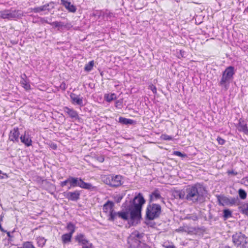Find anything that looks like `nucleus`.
I'll use <instances>...</instances> for the list:
<instances>
[{
  "mask_svg": "<svg viewBox=\"0 0 248 248\" xmlns=\"http://www.w3.org/2000/svg\"><path fill=\"white\" fill-rule=\"evenodd\" d=\"M172 194L175 199H186L193 203H202L205 201L207 191L202 185L196 183L188 186L186 189V192L183 190H176Z\"/></svg>",
  "mask_w": 248,
  "mask_h": 248,
  "instance_id": "obj_1",
  "label": "nucleus"
},
{
  "mask_svg": "<svg viewBox=\"0 0 248 248\" xmlns=\"http://www.w3.org/2000/svg\"><path fill=\"white\" fill-rule=\"evenodd\" d=\"M145 200L141 193H139L136 196L128 206V210L130 211V217L129 223L132 225H137L141 217V210Z\"/></svg>",
  "mask_w": 248,
  "mask_h": 248,
  "instance_id": "obj_2",
  "label": "nucleus"
},
{
  "mask_svg": "<svg viewBox=\"0 0 248 248\" xmlns=\"http://www.w3.org/2000/svg\"><path fill=\"white\" fill-rule=\"evenodd\" d=\"M234 74V67L233 66H230L227 67L222 73L219 85L223 87L225 90H228Z\"/></svg>",
  "mask_w": 248,
  "mask_h": 248,
  "instance_id": "obj_3",
  "label": "nucleus"
},
{
  "mask_svg": "<svg viewBox=\"0 0 248 248\" xmlns=\"http://www.w3.org/2000/svg\"><path fill=\"white\" fill-rule=\"evenodd\" d=\"M161 212V207L159 204L149 203L146 208V219L149 220L156 219L159 217Z\"/></svg>",
  "mask_w": 248,
  "mask_h": 248,
  "instance_id": "obj_4",
  "label": "nucleus"
},
{
  "mask_svg": "<svg viewBox=\"0 0 248 248\" xmlns=\"http://www.w3.org/2000/svg\"><path fill=\"white\" fill-rule=\"evenodd\" d=\"M122 178L120 175H103L101 176V180L110 187H117L122 185Z\"/></svg>",
  "mask_w": 248,
  "mask_h": 248,
  "instance_id": "obj_5",
  "label": "nucleus"
},
{
  "mask_svg": "<svg viewBox=\"0 0 248 248\" xmlns=\"http://www.w3.org/2000/svg\"><path fill=\"white\" fill-rule=\"evenodd\" d=\"M24 16L23 12L19 10L10 9L0 11V17L9 20L20 19Z\"/></svg>",
  "mask_w": 248,
  "mask_h": 248,
  "instance_id": "obj_6",
  "label": "nucleus"
},
{
  "mask_svg": "<svg viewBox=\"0 0 248 248\" xmlns=\"http://www.w3.org/2000/svg\"><path fill=\"white\" fill-rule=\"evenodd\" d=\"M232 242L237 248H248V238L241 232H236L232 236Z\"/></svg>",
  "mask_w": 248,
  "mask_h": 248,
  "instance_id": "obj_7",
  "label": "nucleus"
},
{
  "mask_svg": "<svg viewBox=\"0 0 248 248\" xmlns=\"http://www.w3.org/2000/svg\"><path fill=\"white\" fill-rule=\"evenodd\" d=\"M143 234L140 233L138 231L133 232L128 238V243L130 248H137L141 244V240L143 238Z\"/></svg>",
  "mask_w": 248,
  "mask_h": 248,
  "instance_id": "obj_8",
  "label": "nucleus"
},
{
  "mask_svg": "<svg viewBox=\"0 0 248 248\" xmlns=\"http://www.w3.org/2000/svg\"><path fill=\"white\" fill-rule=\"evenodd\" d=\"M123 206L124 207V211L115 212L111 213L110 217H109L108 219L111 221H115L117 217L121 218L124 220H128L129 216L130 217V211L128 210V206L126 202L123 204Z\"/></svg>",
  "mask_w": 248,
  "mask_h": 248,
  "instance_id": "obj_9",
  "label": "nucleus"
},
{
  "mask_svg": "<svg viewBox=\"0 0 248 248\" xmlns=\"http://www.w3.org/2000/svg\"><path fill=\"white\" fill-rule=\"evenodd\" d=\"M217 199L219 205L225 206H233L238 204L239 199L238 197L228 198L223 195L217 196Z\"/></svg>",
  "mask_w": 248,
  "mask_h": 248,
  "instance_id": "obj_10",
  "label": "nucleus"
},
{
  "mask_svg": "<svg viewBox=\"0 0 248 248\" xmlns=\"http://www.w3.org/2000/svg\"><path fill=\"white\" fill-rule=\"evenodd\" d=\"M54 8V3L50 2L45 5L31 8V10L32 12H33L35 13H38L44 11H47V12H49Z\"/></svg>",
  "mask_w": 248,
  "mask_h": 248,
  "instance_id": "obj_11",
  "label": "nucleus"
},
{
  "mask_svg": "<svg viewBox=\"0 0 248 248\" xmlns=\"http://www.w3.org/2000/svg\"><path fill=\"white\" fill-rule=\"evenodd\" d=\"M63 195L69 201H77L80 198V193L79 191L75 190L73 192H65Z\"/></svg>",
  "mask_w": 248,
  "mask_h": 248,
  "instance_id": "obj_12",
  "label": "nucleus"
},
{
  "mask_svg": "<svg viewBox=\"0 0 248 248\" xmlns=\"http://www.w3.org/2000/svg\"><path fill=\"white\" fill-rule=\"evenodd\" d=\"M114 203L110 201H108L103 205V212L106 213H108V217H110V215L111 213H114Z\"/></svg>",
  "mask_w": 248,
  "mask_h": 248,
  "instance_id": "obj_13",
  "label": "nucleus"
},
{
  "mask_svg": "<svg viewBox=\"0 0 248 248\" xmlns=\"http://www.w3.org/2000/svg\"><path fill=\"white\" fill-rule=\"evenodd\" d=\"M63 111L71 119L74 120L79 119V116L78 112L73 108H69L68 107H64L63 108Z\"/></svg>",
  "mask_w": 248,
  "mask_h": 248,
  "instance_id": "obj_14",
  "label": "nucleus"
},
{
  "mask_svg": "<svg viewBox=\"0 0 248 248\" xmlns=\"http://www.w3.org/2000/svg\"><path fill=\"white\" fill-rule=\"evenodd\" d=\"M236 127L238 131L243 132L245 134L248 135V127L244 120L240 119Z\"/></svg>",
  "mask_w": 248,
  "mask_h": 248,
  "instance_id": "obj_15",
  "label": "nucleus"
},
{
  "mask_svg": "<svg viewBox=\"0 0 248 248\" xmlns=\"http://www.w3.org/2000/svg\"><path fill=\"white\" fill-rule=\"evenodd\" d=\"M61 4L69 12L75 13L77 11L76 7L67 0H61Z\"/></svg>",
  "mask_w": 248,
  "mask_h": 248,
  "instance_id": "obj_16",
  "label": "nucleus"
},
{
  "mask_svg": "<svg viewBox=\"0 0 248 248\" xmlns=\"http://www.w3.org/2000/svg\"><path fill=\"white\" fill-rule=\"evenodd\" d=\"M70 96L72 104L78 105L80 106H83V98L80 97V95H77L74 93H71Z\"/></svg>",
  "mask_w": 248,
  "mask_h": 248,
  "instance_id": "obj_17",
  "label": "nucleus"
},
{
  "mask_svg": "<svg viewBox=\"0 0 248 248\" xmlns=\"http://www.w3.org/2000/svg\"><path fill=\"white\" fill-rule=\"evenodd\" d=\"M158 199L161 200V202L165 203L164 198H162L160 195V192L158 190L156 189L151 193L150 195L149 202L151 203L152 202L156 201Z\"/></svg>",
  "mask_w": 248,
  "mask_h": 248,
  "instance_id": "obj_18",
  "label": "nucleus"
},
{
  "mask_svg": "<svg viewBox=\"0 0 248 248\" xmlns=\"http://www.w3.org/2000/svg\"><path fill=\"white\" fill-rule=\"evenodd\" d=\"M21 141L25 144L27 146H31L32 144V140L31 137L28 132L25 131L24 135H22L20 137Z\"/></svg>",
  "mask_w": 248,
  "mask_h": 248,
  "instance_id": "obj_19",
  "label": "nucleus"
},
{
  "mask_svg": "<svg viewBox=\"0 0 248 248\" xmlns=\"http://www.w3.org/2000/svg\"><path fill=\"white\" fill-rule=\"evenodd\" d=\"M75 240L79 244L86 246L85 245L89 244V240L87 239L85 235L82 233L78 234L75 237Z\"/></svg>",
  "mask_w": 248,
  "mask_h": 248,
  "instance_id": "obj_20",
  "label": "nucleus"
},
{
  "mask_svg": "<svg viewBox=\"0 0 248 248\" xmlns=\"http://www.w3.org/2000/svg\"><path fill=\"white\" fill-rule=\"evenodd\" d=\"M70 186L68 187V189L71 187H75L77 186L81 187V182L82 179L80 178L70 177Z\"/></svg>",
  "mask_w": 248,
  "mask_h": 248,
  "instance_id": "obj_21",
  "label": "nucleus"
},
{
  "mask_svg": "<svg viewBox=\"0 0 248 248\" xmlns=\"http://www.w3.org/2000/svg\"><path fill=\"white\" fill-rule=\"evenodd\" d=\"M19 132L18 128H14L13 131H11L9 136V139L14 142H18V138Z\"/></svg>",
  "mask_w": 248,
  "mask_h": 248,
  "instance_id": "obj_22",
  "label": "nucleus"
},
{
  "mask_svg": "<svg viewBox=\"0 0 248 248\" xmlns=\"http://www.w3.org/2000/svg\"><path fill=\"white\" fill-rule=\"evenodd\" d=\"M119 123L125 125L133 124L135 123V122L131 119H127L123 117H120L119 118Z\"/></svg>",
  "mask_w": 248,
  "mask_h": 248,
  "instance_id": "obj_23",
  "label": "nucleus"
},
{
  "mask_svg": "<svg viewBox=\"0 0 248 248\" xmlns=\"http://www.w3.org/2000/svg\"><path fill=\"white\" fill-rule=\"evenodd\" d=\"M26 75L25 74H23L21 76V80L20 81V83L22 85V86L26 90H28L30 89L31 86L29 84V82L26 80Z\"/></svg>",
  "mask_w": 248,
  "mask_h": 248,
  "instance_id": "obj_24",
  "label": "nucleus"
},
{
  "mask_svg": "<svg viewBox=\"0 0 248 248\" xmlns=\"http://www.w3.org/2000/svg\"><path fill=\"white\" fill-rule=\"evenodd\" d=\"M80 187L88 190H93L95 188V187L93 186L91 184L85 183L83 180L81 182V185Z\"/></svg>",
  "mask_w": 248,
  "mask_h": 248,
  "instance_id": "obj_25",
  "label": "nucleus"
},
{
  "mask_svg": "<svg viewBox=\"0 0 248 248\" xmlns=\"http://www.w3.org/2000/svg\"><path fill=\"white\" fill-rule=\"evenodd\" d=\"M36 241L38 246L43 248L46 244V239L43 237L39 236L37 237Z\"/></svg>",
  "mask_w": 248,
  "mask_h": 248,
  "instance_id": "obj_26",
  "label": "nucleus"
},
{
  "mask_svg": "<svg viewBox=\"0 0 248 248\" xmlns=\"http://www.w3.org/2000/svg\"><path fill=\"white\" fill-rule=\"evenodd\" d=\"M105 99L108 102H110L112 100L117 98L116 94L113 93L111 94H105L104 96Z\"/></svg>",
  "mask_w": 248,
  "mask_h": 248,
  "instance_id": "obj_27",
  "label": "nucleus"
},
{
  "mask_svg": "<svg viewBox=\"0 0 248 248\" xmlns=\"http://www.w3.org/2000/svg\"><path fill=\"white\" fill-rule=\"evenodd\" d=\"M104 18H106L107 20L111 19L112 18L114 17V14L108 10H106L103 12L102 15Z\"/></svg>",
  "mask_w": 248,
  "mask_h": 248,
  "instance_id": "obj_28",
  "label": "nucleus"
},
{
  "mask_svg": "<svg viewBox=\"0 0 248 248\" xmlns=\"http://www.w3.org/2000/svg\"><path fill=\"white\" fill-rule=\"evenodd\" d=\"M72 235L71 233H65L62 235V238L63 243H67L71 241Z\"/></svg>",
  "mask_w": 248,
  "mask_h": 248,
  "instance_id": "obj_29",
  "label": "nucleus"
},
{
  "mask_svg": "<svg viewBox=\"0 0 248 248\" xmlns=\"http://www.w3.org/2000/svg\"><path fill=\"white\" fill-rule=\"evenodd\" d=\"M66 228L67 230L69 231V232L68 233H71V234L73 235V233L75 231L76 227L74 224H73L71 222H69L67 224Z\"/></svg>",
  "mask_w": 248,
  "mask_h": 248,
  "instance_id": "obj_30",
  "label": "nucleus"
},
{
  "mask_svg": "<svg viewBox=\"0 0 248 248\" xmlns=\"http://www.w3.org/2000/svg\"><path fill=\"white\" fill-rule=\"evenodd\" d=\"M94 62L93 61H90L87 64L85 65L84 67V70L87 72L91 71L93 66Z\"/></svg>",
  "mask_w": 248,
  "mask_h": 248,
  "instance_id": "obj_31",
  "label": "nucleus"
},
{
  "mask_svg": "<svg viewBox=\"0 0 248 248\" xmlns=\"http://www.w3.org/2000/svg\"><path fill=\"white\" fill-rule=\"evenodd\" d=\"M232 216V213L229 209H224L223 210V218L224 220H226Z\"/></svg>",
  "mask_w": 248,
  "mask_h": 248,
  "instance_id": "obj_32",
  "label": "nucleus"
},
{
  "mask_svg": "<svg viewBox=\"0 0 248 248\" xmlns=\"http://www.w3.org/2000/svg\"><path fill=\"white\" fill-rule=\"evenodd\" d=\"M17 248H36L33 245L32 242L27 241L23 244L22 247H18Z\"/></svg>",
  "mask_w": 248,
  "mask_h": 248,
  "instance_id": "obj_33",
  "label": "nucleus"
},
{
  "mask_svg": "<svg viewBox=\"0 0 248 248\" xmlns=\"http://www.w3.org/2000/svg\"><path fill=\"white\" fill-rule=\"evenodd\" d=\"M49 24L55 28H62L64 26V23L61 21H54L51 22Z\"/></svg>",
  "mask_w": 248,
  "mask_h": 248,
  "instance_id": "obj_34",
  "label": "nucleus"
},
{
  "mask_svg": "<svg viewBox=\"0 0 248 248\" xmlns=\"http://www.w3.org/2000/svg\"><path fill=\"white\" fill-rule=\"evenodd\" d=\"M238 194L239 197L242 200H244L247 198V194L246 192L243 189H239L238 190Z\"/></svg>",
  "mask_w": 248,
  "mask_h": 248,
  "instance_id": "obj_35",
  "label": "nucleus"
},
{
  "mask_svg": "<svg viewBox=\"0 0 248 248\" xmlns=\"http://www.w3.org/2000/svg\"><path fill=\"white\" fill-rule=\"evenodd\" d=\"M160 138L162 140H173L172 137L168 135L167 134H162Z\"/></svg>",
  "mask_w": 248,
  "mask_h": 248,
  "instance_id": "obj_36",
  "label": "nucleus"
},
{
  "mask_svg": "<svg viewBox=\"0 0 248 248\" xmlns=\"http://www.w3.org/2000/svg\"><path fill=\"white\" fill-rule=\"evenodd\" d=\"M173 155L181 157H186L187 156V155L186 154H183L181 152L177 151H174Z\"/></svg>",
  "mask_w": 248,
  "mask_h": 248,
  "instance_id": "obj_37",
  "label": "nucleus"
},
{
  "mask_svg": "<svg viewBox=\"0 0 248 248\" xmlns=\"http://www.w3.org/2000/svg\"><path fill=\"white\" fill-rule=\"evenodd\" d=\"M68 183H69L70 184V177L67 178L66 180H65L64 181L61 182L60 183V186L62 187H63L65 186Z\"/></svg>",
  "mask_w": 248,
  "mask_h": 248,
  "instance_id": "obj_38",
  "label": "nucleus"
},
{
  "mask_svg": "<svg viewBox=\"0 0 248 248\" xmlns=\"http://www.w3.org/2000/svg\"><path fill=\"white\" fill-rule=\"evenodd\" d=\"M217 140L218 144L220 145H223L225 142V140L220 137H218L217 139Z\"/></svg>",
  "mask_w": 248,
  "mask_h": 248,
  "instance_id": "obj_39",
  "label": "nucleus"
},
{
  "mask_svg": "<svg viewBox=\"0 0 248 248\" xmlns=\"http://www.w3.org/2000/svg\"><path fill=\"white\" fill-rule=\"evenodd\" d=\"M137 248H151L150 246L146 244L145 243L142 242Z\"/></svg>",
  "mask_w": 248,
  "mask_h": 248,
  "instance_id": "obj_40",
  "label": "nucleus"
},
{
  "mask_svg": "<svg viewBox=\"0 0 248 248\" xmlns=\"http://www.w3.org/2000/svg\"><path fill=\"white\" fill-rule=\"evenodd\" d=\"M242 213L248 216V203L246 204V207L242 209Z\"/></svg>",
  "mask_w": 248,
  "mask_h": 248,
  "instance_id": "obj_41",
  "label": "nucleus"
},
{
  "mask_svg": "<svg viewBox=\"0 0 248 248\" xmlns=\"http://www.w3.org/2000/svg\"><path fill=\"white\" fill-rule=\"evenodd\" d=\"M242 183L246 186H248V177H245L242 179Z\"/></svg>",
  "mask_w": 248,
  "mask_h": 248,
  "instance_id": "obj_42",
  "label": "nucleus"
},
{
  "mask_svg": "<svg viewBox=\"0 0 248 248\" xmlns=\"http://www.w3.org/2000/svg\"><path fill=\"white\" fill-rule=\"evenodd\" d=\"M40 21L41 22H42V23H47V24H49L50 23V22H49L44 17H40Z\"/></svg>",
  "mask_w": 248,
  "mask_h": 248,
  "instance_id": "obj_43",
  "label": "nucleus"
},
{
  "mask_svg": "<svg viewBox=\"0 0 248 248\" xmlns=\"http://www.w3.org/2000/svg\"><path fill=\"white\" fill-rule=\"evenodd\" d=\"M150 89L152 90L153 93H156V88L155 86L153 85L150 86Z\"/></svg>",
  "mask_w": 248,
  "mask_h": 248,
  "instance_id": "obj_44",
  "label": "nucleus"
},
{
  "mask_svg": "<svg viewBox=\"0 0 248 248\" xmlns=\"http://www.w3.org/2000/svg\"><path fill=\"white\" fill-rule=\"evenodd\" d=\"M227 173L229 175L232 174L233 175H236L237 174V172H235L233 170H229L227 171Z\"/></svg>",
  "mask_w": 248,
  "mask_h": 248,
  "instance_id": "obj_45",
  "label": "nucleus"
},
{
  "mask_svg": "<svg viewBox=\"0 0 248 248\" xmlns=\"http://www.w3.org/2000/svg\"><path fill=\"white\" fill-rule=\"evenodd\" d=\"M190 219H192L194 221H196L198 219V217L196 215H194L189 217Z\"/></svg>",
  "mask_w": 248,
  "mask_h": 248,
  "instance_id": "obj_46",
  "label": "nucleus"
},
{
  "mask_svg": "<svg viewBox=\"0 0 248 248\" xmlns=\"http://www.w3.org/2000/svg\"><path fill=\"white\" fill-rule=\"evenodd\" d=\"M82 248H93V245L91 243L89 244V246H83Z\"/></svg>",
  "mask_w": 248,
  "mask_h": 248,
  "instance_id": "obj_47",
  "label": "nucleus"
},
{
  "mask_svg": "<svg viewBox=\"0 0 248 248\" xmlns=\"http://www.w3.org/2000/svg\"><path fill=\"white\" fill-rule=\"evenodd\" d=\"M122 197H118L117 198L116 200V202L117 203H119L121 202V201L122 200Z\"/></svg>",
  "mask_w": 248,
  "mask_h": 248,
  "instance_id": "obj_48",
  "label": "nucleus"
},
{
  "mask_svg": "<svg viewBox=\"0 0 248 248\" xmlns=\"http://www.w3.org/2000/svg\"><path fill=\"white\" fill-rule=\"evenodd\" d=\"M61 88H62L63 90H65V83H62V84H61Z\"/></svg>",
  "mask_w": 248,
  "mask_h": 248,
  "instance_id": "obj_49",
  "label": "nucleus"
},
{
  "mask_svg": "<svg viewBox=\"0 0 248 248\" xmlns=\"http://www.w3.org/2000/svg\"><path fill=\"white\" fill-rule=\"evenodd\" d=\"M98 160L100 162H103L104 161V157H99Z\"/></svg>",
  "mask_w": 248,
  "mask_h": 248,
  "instance_id": "obj_50",
  "label": "nucleus"
},
{
  "mask_svg": "<svg viewBox=\"0 0 248 248\" xmlns=\"http://www.w3.org/2000/svg\"><path fill=\"white\" fill-rule=\"evenodd\" d=\"M0 230L2 232H6V231L4 230V229L2 227L1 224L0 223Z\"/></svg>",
  "mask_w": 248,
  "mask_h": 248,
  "instance_id": "obj_51",
  "label": "nucleus"
},
{
  "mask_svg": "<svg viewBox=\"0 0 248 248\" xmlns=\"http://www.w3.org/2000/svg\"><path fill=\"white\" fill-rule=\"evenodd\" d=\"M51 147H52V149H56V148H57V145H56V144H52V145H51Z\"/></svg>",
  "mask_w": 248,
  "mask_h": 248,
  "instance_id": "obj_52",
  "label": "nucleus"
},
{
  "mask_svg": "<svg viewBox=\"0 0 248 248\" xmlns=\"http://www.w3.org/2000/svg\"><path fill=\"white\" fill-rule=\"evenodd\" d=\"M6 233H7V236H8V237H11V234H10V232H7V231H6Z\"/></svg>",
  "mask_w": 248,
  "mask_h": 248,
  "instance_id": "obj_53",
  "label": "nucleus"
},
{
  "mask_svg": "<svg viewBox=\"0 0 248 248\" xmlns=\"http://www.w3.org/2000/svg\"><path fill=\"white\" fill-rule=\"evenodd\" d=\"M221 248H230V247L228 246H223Z\"/></svg>",
  "mask_w": 248,
  "mask_h": 248,
  "instance_id": "obj_54",
  "label": "nucleus"
},
{
  "mask_svg": "<svg viewBox=\"0 0 248 248\" xmlns=\"http://www.w3.org/2000/svg\"><path fill=\"white\" fill-rule=\"evenodd\" d=\"M167 248H175V247L173 246H170L169 247H168Z\"/></svg>",
  "mask_w": 248,
  "mask_h": 248,
  "instance_id": "obj_55",
  "label": "nucleus"
}]
</instances>
